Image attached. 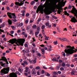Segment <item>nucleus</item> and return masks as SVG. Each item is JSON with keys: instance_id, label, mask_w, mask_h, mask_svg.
<instances>
[{"instance_id": "4468645a", "label": "nucleus", "mask_w": 77, "mask_h": 77, "mask_svg": "<svg viewBox=\"0 0 77 77\" xmlns=\"http://www.w3.org/2000/svg\"><path fill=\"white\" fill-rule=\"evenodd\" d=\"M62 40H63V41H66V42H69V41L66 38H62Z\"/></svg>"}, {"instance_id": "aec40b11", "label": "nucleus", "mask_w": 77, "mask_h": 77, "mask_svg": "<svg viewBox=\"0 0 77 77\" xmlns=\"http://www.w3.org/2000/svg\"><path fill=\"white\" fill-rule=\"evenodd\" d=\"M60 66L59 65H58L55 68L56 69H59L60 68Z\"/></svg>"}, {"instance_id": "3c124183", "label": "nucleus", "mask_w": 77, "mask_h": 77, "mask_svg": "<svg viewBox=\"0 0 77 77\" xmlns=\"http://www.w3.org/2000/svg\"><path fill=\"white\" fill-rule=\"evenodd\" d=\"M52 51V49L51 48H48V51Z\"/></svg>"}, {"instance_id": "ea45409f", "label": "nucleus", "mask_w": 77, "mask_h": 77, "mask_svg": "<svg viewBox=\"0 0 77 77\" xmlns=\"http://www.w3.org/2000/svg\"><path fill=\"white\" fill-rule=\"evenodd\" d=\"M25 52H26V53H30V51H29V50H26Z\"/></svg>"}, {"instance_id": "4c0bfd02", "label": "nucleus", "mask_w": 77, "mask_h": 77, "mask_svg": "<svg viewBox=\"0 0 77 77\" xmlns=\"http://www.w3.org/2000/svg\"><path fill=\"white\" fill-rule=\"evenodd\" d=\"M49 69H51V70H53V69H54L53 68V67H52V66L50 67H49Z\"/></svg>"}, {"instance_id": "79ce46f5", "label": "nucleus", "mask_w": 77, "mask_h": 77, "mask_svg": "<svg viewBox=\"0 0 77 77\" xmlns=\"http://www.w3.org/2000/svg\"><path fill=\"white\" fill-rule=\"evenodd\" d=\"M40 68V67L39 66H37L36 67V69H39Z\"/></svg>"}, {"instance_id": "69168bd1", "label": "nucleus", "mask_w": 77, "mask_h": 77, "mask_svg": "<svg viewBox=\"0 0 77 77\" xmlns=\"http://www.w3.org/2000/svg\"><path fill=\"white\" fill-rule=\"evenodd\" d=\"M10 69H11V71H14V68H10Z\"/></svg>"}, {"instance_id": "473e14b6", "label": "nucleus", "mask_w": 77, "mask_h": 77, "mask_svg": "<svg viewBox=\"0 0 77 77\" xmlns=\"http://www.w3.org/2000/svg\"><path fill=\"white\" fill-rule=\"evenodd\" d=\"M53 43L54 45H56L57 44V41L55 42H54Z\"/></svg>"}, {"instance_id": "f03ea898", "label": "nucleus", "mask_w": 77, "mask_h": 77, "mask_svg": "<svg viewBox=\"0 0 77 77\" xmlns=\"http://www.w3.org/2000/svg\"><path fill=\"white\" fill-rule=\"evenodd\" d=\"M10 70V68L8 67V68H4L2 69L1 70V72H0V75H4V74H8L9 71Z\"/></svg>"}, {"instance_id": "4be33fe9", "label": "nucleus", "mask_w": 77, "mask_h": 77, "mask_svg": "<svg viewBox=\"0 0 77 77\" xmlns=\"http://www.w3.org/2000/svg\"><path fill=\"white\" fill-rule=\"evenodd\" d=\"M38 33H39V32H38L37 31L35 32V36H37L38 35Z\"/></svg>"}, {"instance_id": "2eb2a0df", "label": "nucleus", "mask_w": 77, "mask_h": 77, "mask_svg": "<svg viewBox=\"0 0 77 77\" xmlns=\"http://www.w3.org/2000/svg\"><path fill=\"white\" fill-rule=\"evenodd\" d=\"M52 61H55V62H59V60H57L56 58H54L52 59Z\"/></svg>"}, {"instance_id": "bb28decb", "label": "nucleus", "mask_w": 77, "mask_h": 77, "mask_svg": "<svg viewBox=\"0 0 77 77\" xmlns=\"http://www.w3.org/2000/svg\"><path fill=\"white\" fill-rule=\"evenodd\" d=\"M62 53H63V56H64V57H65V56H66V54H65V53L64 52H62Z\"/></svg>"}, {"instance_id": "393cba45", "label": "nucleus", "mask_w": 77, "mask_h": 77, "mask_svg": "<svg viewBox=\"0 0 77 77\" xmlns=\"http://www.w3.org/2000/svg\"><path fill=\"white\" fill-rule=\"evenodd\" d=\"M45 27V26L43 25L41 26L42 29H44V28Z\"/></svg>"}, {"instance_id": "f257e3e1", "label": "nucleus", "mask_w": 77, "mask_h": 77, "mask_svg": "<svg viewBox=\"0 0 77 77\" xmlns=\"http://www.w3.org/2000/svg\"><path fill=\"white\" fill-rule=\"evenodd\" d=\"M65 48H66V49L64 50V51L66 53V56H70L74 53L73 49H74V47H71L70 45H69L65 47Z\"/></svg>"}, {"instance_id": "864d4df0", "label": "nucleus", "mask_w": 77, "mask_h": 77, "mask_svg": "<svg viewBox=\"0 0 77 77\" xmlns=\"http://www.w3.org/2000/svg\"><path fill=\"white\" fill-rule=\"evenodd\" d=\"M22 35H26V32H22Z\"/></svg>"}, {"instance_id": "20e7f679", "label": "nucleus", "mask_w": 77, "mask_h": 77, "mask_svg": "<svg viewBox=\"0 0 77 77\" xmlns=\"http://www.w3.org/2000/svg\"><path fill=\"white\" fill-rule=\"evenodd\" d=\"M7 14L8 15V16L10 18L12 19V18H13L14 19H16L17 18V17L15 14V13H11L9 12H8L7 13Z\"/></svg>"}, {"instance_id": "de8ad7c7", "label": "nucleus", "mask_w": 77, "mask_h": 77, "mask_svg": "<svg viewBox=\"0 0 77 77\" xmlns=\"http://www.w3.org/2000/svg\"><path fill=\"white\" fill-rule=\"evenodd\" d=\"M46 75L47 76H48V77H50V74L48 73H47Z\"/></svg>"}, {"instance_id": "37998d69", "label": "nucleus", "mask_w": 77, "mask_h": 77, "mask_svg": "<svg viewBox=\"0 0 77 77\" xmlns=\"http://www.w3.org/2000/svg\"><path fill=\"white\" fill-rule=\"evenodd\" d=\"M41 18H39L37 21H38V22H40V21H41Z\"/></svg>"}, {"instance_id": "13d9d810", "label": "nucleus", "mask_w": 77, "mask_h": 77, "mask_svg": "<svg viewBox=\"0 0 77 77\" xmlns=\"http://www.w3.org/2000/svg\"><path fill=\"white\" fill-rule=\"evenodd\" d=\"M42 52H45V51L44 49H41Z\"/></svg>"}, {"instance_id": "1a4fd4ad", "label": "nucleus", "mask_w": 77, "mask_h": 77, "mask_svg": "<svg viewBox=\"0 0 77 77\" xmlns=\"http://www.w3.org/2000/svg\"><path fill=\"white\" fill-rule=\"evenodd\" d=\"M70 21H71L72 23H75L77 22V19L75 17H73L72 18Z\"/></svg>"}, {"instance_id": "72a5a7b5", "label": "nucleus", "mask_w": 77, "mask_h": 77, "mask_svg": "<svg viewBox=\"0 0 77 77\" xmlns=\"http://www.w3.org/2000/svg\"><path fill=\"white\" fill-rule=\"evenodd\" d=\"M57 12L59 14H60V12H62V11L61 10H59Z\"/></svg>"}, {"instance_id": "2f4dec72", "label": "nucleus", "mask_w": 77, "mask_h": 77, "mask_svg": "<svg viewBox=\"0 0 77 77\" xmlns=\"http://www.w3.org/2000/svg\"><path fill=\"white\" fill-rule=\"evenodd\" d=\"M46 12L48 14H51V13L50 12V11H46Z\"/></svg>"}, {"instance_id": "5fc2aeb1", "label": "nucleus", "mask_w": 77, "mask_h": 77, "mask_svg": "<svg viewBox=\"0 0 77 77\" xmlns=\"http://www.w3.org/2000/svg\"><path fill=\"white\" fill-rule=\"evenodd\" d=\"M11 28L13 29H15V26H11Z\"/></svg>"}, {"instance_id": "7ed1b4c3", "label": "nucleus", "mask_w": 77, "mask_h": 77, "mask_svg": "<svg viewBox=\"0 0 77 77\" xmlns=\"http://www.w3.org/2000/svg\"><path fill=\"white\" fill-rule=\"evenodd\" d=\"M26 40L24 38H20L18 40V42L16 43V44L18 46H23L24 45V43L25 42Z\"/></svg>"}, {"instance_id": "c03bdc74", "label": "nucleus", "mask_w": 77, "mask_h": 77, "mask_svg": "<svg viewBox=\"0 0 77 77\" xmlns=\"http://www.w3.org/2000/svg\"><path fill=\"white\" fill-rule=\"evenodd\" d=\"M37 55L38 56H39V57H41V54L40 53L37 54Z\"/></svg>"}, {"instance_id": "bf43d9fd", "label": "nucleus", "mask_w": 77, "mask_h": 77, "mask_svg": "<svg viewBox=\"0 0 77 77\" xmlns=\"http://www.w3.org/2000/svg\"><path fill=\"white\" fill-rule=\"evenodd\" d=\"M34 1H33L31 2V4L32 5H33L34 4Z\"/></svg>"}, {"instance_id": "774afa93", "label": "nucleus", "mask_w": 77, "mask_h": 77, "mask_svg": "<svg viewBox=\"0 0 77 77\" xmlns=\"http://www.w3.org/2000/svg\"><path fill=\"white\" fill-rule=\"evenodd\" d=\"M74 57H77V54H75L74 55Z\"/></svg>"}, {"instance_id": "5701e85b", "label": "nucleus", "mask_w": 77, "mask_h": 77, "mask_svg": "<svg viewBox=\"0 0 77 77\" xmlns=\"http://www.w3.org/2000/svg\"><path fill=\"white\" fill-rule=\"evenodd\" d=\"M18 71L19 72H20V73H23V72L21 71H22V70L20 68H19L18 69Z\"/></svg>"}, {"instance_id": "a878e982", "label": "nucleus", "mask_w": 77, "mask_h": 77, "mask_svg": "<svg viewBox=\"0 0 77 77\" xmlns=\"http://www.w3.org/2000/svg\"><path fill=\"white\" fill-rule=\"evenodd\" d=\"M16 74H18L19 75H21V73H20V72L18 71L16 72Z\"/></svg>"}, {"instance_id": "f704fd0d", "label": "nucleus", "mask_w": 77, "mask_h": 77, "mask_svg": "<svg viewBox=\"0 0 77 77\" xmlns=\"http://www.w3.org/2000/svg\"><path fill=\"white\" fill-rule=\"evenodd\" d=\"M21 12L23 14H25L26 11H25V10H22L21 11Z\"/></svg>"}, {"instance_id": "9d476101", "label": "nucleus", "mask_w": 77, "mask_h": 77, "mask_svg": "<svg viewBox=\"0 0 77 77\" xmlns=\"http://www.w3.org/2000/svg\"><path fill=\"white\" fill-rule=\"evenodd\" d=\"M32 74H36V72L35 71V69H33L32 70Z\"/></svg>"}, {"instance_id": "c756f323", "label": "nucleus", "mask_w": 77, "mask_h": 77, "mask_svg": "<svg viewBox=\"0 0 77 77\" xmlns=\"http://www.w3.org/2000/svg\"><path fill=\"white\" fill-rule=\"evenodd\" d=\"M62 65L63 67H64V66H65V63L64 62L63 63H62Z\"/></svg>"}, {"instance_id": "e433bc0d", "label": "nucleus", "mask_w": 77, "mask_h": 77, "mask_svg": "<svg viewBox=\"0 0 77 77\" xmlns=\"http://www.w3.org/2000/svg\"><path fill=\"white\" fill-rule=\"evenodd\" d=\"M9 43H11V44H14V43H15V42L14 41H11L9 42Z\"/></svg>"}, {"instance_id": "f8f14e48", "label": "nucleus", "mask_w": 77, "mask_h": 77, "mask_svg": "<svg viewBox=\"0 0 77 77\" xmlns=\"http://www.w3.org/2000/svg\"><path fill=\"white\" fill-rule=\"evenodd\" d=\"M8 23L9 25H12V21H11L10 19L8 20Z\"/></svg>"}, {"instance_id": "4d7b16f0", "label": "nucleus", "mask_w": 77, "mask_h": 77, "mask_svg": "<svg viewBox=\"0 0 77 77\" xmlns=\"http://www.w3.org/2000/svg\"><path fill=\"white\" fill-rule=\"evenodd\" d=\"M6 9H7V10H8V11H9V10H10V8L8 7H6Z\"/></svg>"}, {"instance_id": "0eeeda50", "label": "nucleus", "mask_w": 77, "mask_h": 77, "mask_svg": "<svg viewBox=\"0 0 77 77\" xmlns=\"http://www.w3.org/2000/svg\"><path fill=\"white\" fill-rule=\"evenodd\" d=\"M26 1V0H23L22 2H21L20 3V2H15V4L16 5H17L19 6H22L23 5H24V2Z\"/></svg>"}, {"instance_id": "6ab92c4d", "label": "nucleus", "mask_w": 77, "mask_h": 77, "mask_svg": "<svg viewBox=\"0 0 77 77\" xmlns=\"http://www.w3.org/2000/svg\"><path fill=\"white\" fill-rule=\"evenodd\" d=\"M75 72V71H74V70H72V71L71 72V75H75L74 74Z\"/></svg>"}, {"instance_id": "ddd939ff", "label": "nucleus", "mask_w": 77, "mask_h": 77, "mask_svg": "<svg viewBox=\"0 0 77 77\" xmlns=\"http://www.w3.org/2000/svg\"><path fill=\"white\" fill-rule=\"evenodd\" d=\"M36 58L35 57L34 58V59H33L32 60V62H33V63H34V64L36 63Z\"/></svg>"}, {"instance_id": "680f3d73", "label": "nucleus", "mask_w": 77, "mask_h": 77, "mask_svg": "<svg viewBox=\"0 0 77 77\" xmlns=\"http://www.w3.org/2000/svg\"><path fill=\"white\" fill-rule=\"evenodd\" d=\"M29 68L30 69H32L33 68V66L32 65H31L29 66Z\"/></svg>"}, {"instance_id": "58836bf2", "label": "nucleus", "mask_w": 77, "mask_h": 77, "mask_svg": "<svg viewBox=\"0 0 77 77\" xmlns=\"http://www.w3.org/2000/svg\"><path fill=\"white\" fill-rule=\"evenodd\" d=\"M60 70L61 71H64V68H63V67H61L60 68Z\"/></svg>"}, {"instance_id": "c9c22d12", "label": "nucleus", "mask_w": 77, "mask_h": 77, "mask_svg": "<svg viewBox=\"0 0 77 77\" xmlns=\"http://www.w3.org/2000/svg\"><path fill=\"white\" fill-rule=\"evenodd\" d=\"M30 15V14L29 13H28L26 14L25 16L26 17H29Z\"/></svg>"}, {"instance_id": "7c9ffc66", "label": "nucleus", "mask_w": 77, "mask_h": 77, "mask_svg": "<svg viewBox=\"0 0 77 77\" xmlns=\"http://www.w3.org/2000/svg\"><path fill=\"white\" fill-rule=\"evenodd\" d=\"M23 63H25L26 65H28V63H27V61H24L23 62Z\"/></svg>"}, {"instance_id": "f3484780", "label": "nucleus", "mask_w": 77, "mask_h": 77, "mask_svg": "<svg viewBox=\"0 0 77 77\" xmlns=\"http://www.w3.org/2000/svg\"><path fill=\"white\" fill-rule=\"evenodd\" d=\"M64 14L65 15H66L67 16H69V14L67 13V11H64Z\"/></svg>"}, {"instance_id": "09e8293b", "label": "nucleus", "mask_w": 77, "mask_h": 77, "mask_svg": "<svg viewBox=\"0 0 77 77\" xmlns=\"http://www.w3.org/2000/svg\"><path fill=\"white\" fill-rule=\"evenodd\" d=\"M28 22H29V20H28V19L26 20L25 21V23L26 24H27Z\"/></svg>"}, {"instance_id": "dca6fc26", "label": "nucleus", "mask_w": 77, "mask_h": 77, "mask_svg": "<svg viewBox=\"0 0 77 77\" xmlns=\"http://www.w3.org/2000/svg\"><path fill=\"white\" fill-rule=\"evenodd\" d=\"M37 32H40V29H41V28H40V27H39V26H37Z\"/></svg>"}, {"instance_id": "9b49d317", "label": "nucleus", "mask_w": 77, "mask_h": 77, "mask_svg": "<svg viewBox=\"0 0 77 77\" xmlns=\"http://www.w3.org/2000/svg\"><path fill=\"white\" fill-rule=\"evenodd\" d=\"M23 23H19L17 25V27H21L22 26H23Z\"/></svg>"}, {"instance_id": "6e6552de", "label": "nucleus", "mask_w": 77, "mask_h": 77, "mask_svg": "<svg viewBox=\"0 0 77 77\" xmlns=\"http://www.w3.org/2000/svg\"><path fill=\"white\" fill-rule=\"evenodd\" d=\"M10 77H17V74L14 73V72H12L10 74Z\"/></svg>"}, {"instance_id": "a19ab883", "label": "nucleus", "mask_w": 77, "mask_h": 77, "mask_svg": "<svg viewBox=\"0 0 77 77\" xmlns=\"http://www.w3.org/2000/svg\"><path fill=\"white\" fill-rule=\"evenodd\" d=\"M52 17L54 19H57V17H55V16H54V15L52 16Z\"/></svg>"}, {"instance_id": "a18cd8bd", "label": "nucleus", "mask_w": 77, "mask_h": 77, "mask_svg": "<svg viewBox=\"0 0 77 77\" xmlns=\"http://www.w3.org/2000/svg\"><path fill=\"white\" fill-rule=\"evenodd\" d=\"M45 25L46 26H48V25H49V23L48 22H46L45 24Z\"/></svg>"}, {"instance_id": "49530a36", "label": "nucleus", "mask_w": 77, "mask_h": 77, "mask_svg": "<svg viewBox=\"0 0 77 77\" xmlns=\"http://www.w3.org/2000/svg\"><path fill=\"white\" fill-rule=\"evenodd\" d=\"M53 74H54V75H57V73L56 72H53Z\"/></svg>"}, {"instance_id": "cd10ccee", "label": "nucleus", "mask_w": 77, "mask_h": 77, "mask_svg": "<svg viewBox=\"0 0 77 77\" xmlns=\"http://www.w3.org/2000/svg\"><path fill=\"white\" fill-rule=\"evenodd\" d=\"M36 25H34L32 26V28L33 29H36Z\"/></svg>"}, {"instance_id": "0e129e2a", "label": "nucleus", "mask_w": 77, "mask_h": 77, "mask_svg": "<svg viewBox=\"0 0 77 77\" xmlns=\"http://www.w3.org/2000/svg\"><path fill=\"white\" fill-rule=\"evenodd\" d=\"M40 46L41 47H45V46L43 45H40Z\"/></svg>"}, {"instance_id": "e2e57ef3", "label": "nucleus", "mask_w": 77, "mask_h": 77, "mask_svg": "<svg viewBox=\"0 0 77 77\" xmlns=\"http://www.w3.org/2000/svg\"><path fill=\"white\" fill-rule=\"evenodd\" d=\"M15 8H18V5H16L15 6Z\"/></svg>"}, {"instance_id": "b1692460", "label": "nucleus", "mask_w": 77, "mask_h": 77, "mask_svg": "<svg viewBox=\"0 0 77 77\" xmlns=\"http://www.w3.org/2000/svg\"><path fill=\"white\" fill-rule=\"evenodd\" d=\"M5 24L2 23L1 25L0 26L1 27V28H2V27H5Z\"/></svg>"}, {"instance_id": "052dcab7", "label": "nucleus", "mask_w": 77, "mask_h": 77, "mask_svg": "<svg viewBox=\"0 0 77 77\" xmlns=\"http://www.w3.org/2000/svg\"><path fill=\"white\" fill-rule=\"evenodd\" d=\"M44 49H45V50H47V49H48L46 47H44Z\"/></svg>"}, {"instance_id": "423d86ee", "label": "nucleus", "mask_w": 77, "mask_h": 77, "mask_svg": "<svg viewBox=\"0 0 77 77\" xmlns=\"http://www.w3.org/2000/svg\"><path fill=\"white\" fill-rule=\"evenodd\" d=\"M1 59H0V61L2 60V61H3V62H6V63L7 65H8L9 64V63L7 61V59L6 58V57H1Z\"/></svg>"}, {"instance_id": "a211bd4d", "label": "nucleus", "mask_w": 77, "mask_h": 77, "mask_svg": "<svg viewBox=\"0 0 77 77\" xmlns=\"http://www.w3.org/2000/svg\"><path fill=\"white\" fill-rule=\"evenodd\" d=\"M40 11L41 14H44V8L41 9L40 10Z\"/></svg>"}, {"instance_id": "412c9836", "label": "nucleus", "mask_w": 77, "mask_h": 77, "mask_svg": "<svg viewBox=\"0 0 77 77\" xmlns=\"http://www.w3.org/2000/svg\"><path fill=\"white\" fill-rule=\"evenodd\" d=\"M33 48H34L33 47H32V53H35V51L33 49Z\"/></svg>"}, {"instance_id": "603ef678", "label": "nucleus", "mask_w": 77, "mask_h": 77, "mask_svg": "<svg viewBox=\"0 0 77 77\" xmlns=\"http://www.w3.org/2000/svg\"><path fill=\"white\" fill-rule=\"evenodd\" d=\"M14 31H11L10 32L11 34H14Z\"/></svg>"}, {"instance_id": "338daca9", "label": "nucleus", "mask_w": 77, "mask_h": 77, "mask_svg": "<svg viewBox=\"0 0 77 77\" xmlns=\"http://www.w3.org/2000/svg\"><path fill=\"white\" fill-rule=\"evenodd\" d=\"M32 33H33V31L31 30L30 32V35H32Z\"/></svg>"}, {"instance_id": "c85d7f7f", "label": "nucleus", "mask_w": 77, "mask_h": 77, "mask_svg": "<svg viewBox=\"0 0 77 77\" xmlns=\"http://www.w3.org/2000/svg\"><path fill=\"white\" fill-rule=\"evenodd\" d=\"M42 32L43 33V34H45V30L44 29H43L42 31Z\"/></svg>"}, {"instance_id": "8fccbe9b", "label": "nucleus", "mask_w": 77, "mask_h": 77, "mask_svg": "<svg viewBox=\"0 0 77 77\" xmlns=\"http://www.w3.org/2000/svg\"><path fill=\"white\" fill-rule=\"evenodd\" d=\"M58 74H61V73H62V72L60 71H58L57 72Z\"/></svg>"}, {"instance_id": "39448f33", "label": "nucleus", "mask_w": 77, "mask_h": 77, "mask_svg": "<svg viewBox=\"0 0 77 77\" xmlns=\"http://www.w3.org/2000/svg\"><path fill=\"white\" fill-rule=\"evenodd\" d=\"M3 62L2 61H0V64L1 65L3 66V67H5V68H8V65L6 63H3Z\"/></svg>"}, {"instance_id": "6e6d98bb", "label": "nucleus", "mask_w": 77, "mask_h": 77, "mask_svg": "<svg viewBox=\"0 0 77 77\" xmlns=\"http://www.w3.org/2000/svg\"><path fill=\"white\" fill-rule=\"evenodd\" d=\"M24 46L25 47H28V45L27 44H24Z\"/></svg>"}]
</instances>
